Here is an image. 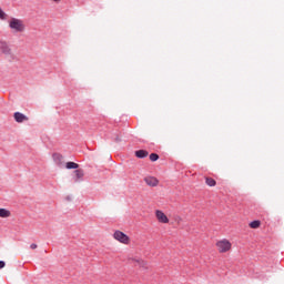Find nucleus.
<instances>
[{"label":"nucleus","instance_id":"f257e3e1","mask_svg":"<svg viewBox=\"0 0 284 284\" xmlns=\"http://www.w3.org/2000/svg\"><path fill=\"white\" fill-rule=\"evenodd\" d=\"M9 30H11L12 34H23L26 32V21L19 18H10L8 21Z\"/></svg>","mask_w":284,"mask_h":284},{"label":"nucleus","instance_id":"f03ea898","mask_svg":"<svg viewBox=\"0 0 284 284\" xmlns=\"http://www.w3.org/2000/svg\"><path fill=\"white\" fill-rule=\"evenodd\" d=\"M0 54L6 57L7 59H12V57H14V53L12 52V48L7 41H3V40L0 41Z\"/></svg>","mask_w":284,"mask_h":284},{"label":"nucleus","instance_id":"7ed1b4c3","mask_svg":"<svg viewBox=\"0 0 284 284\" xmlns=\"http://www.w3.org/2000/svg\"><path fill=\"white\" fill-rule=\"evenodd\" d=\"M216 247H217V251L221 254H223V253H227L231 250L232 244L229 240L223 239V240L216 242Z\"/></svg>","mask_w":284,"mask_h":284},{"label":"nucleus","instance_id":"20e7f679","mask_svg":"<svg viewBox=\"0 0 284 284\" xmlns=\"http://www.w3.org/2000/svg\"><path fill=\"white\" fill-rule=\"evenodd\" d=\"M113 239L124 245H128L130 242V237L121 231H115L113 234Z\"/></svg>","mask_w":284,"mask_h":284},{"label":"nucleus","instance_id":"39448f33","mask_svg":"<svg viewBox=\"0 0 284 284\" xmlns=\"http://www.w3.org/2000/svg\"><path fill=\"white\" fill-rule=\"evenodd\" d=\"M52 159H53L54 164L59 169L65 168V161L63 160V154H61V153H53L52 154Z\"/></svg>","mask_w":284,"mask_h":284},{"label":"nucleus","instance_id":"423d86ee","mask_svg":"<svg viewBox=\"0 0 284 284\" xmlns=\"http://www.w3.org/2000/svg\"><path fill=\"white\" fill-rule=\"evenodd\" d=\"M155 217L158 219V222L161 223V224H168L169 223L168 216L160 210L155 211Z\"/></svg>","mask_w":284,"mask_h":284},{"label":"nucleus","instance_id":"0eeeda50","mask_svg":"<svg viewBox=\"0 0 284 284\" xmlns=\"http://www.w3.org/2000/svg\"><path fill=\"white\" fill-rule=\"evenodd\" d=\"M144 182L150 187H156L159 185V180L154 176H148L144 179Z\"/></svg>","mask_w":284,"mask_h":284},{"label":"nucleus","instance_id":"6e6552de","mask_svg":"<svg viewBox=\"0 0 284 284\" xmlns=\"http://www.w3.org/2000/svg\"><path fill=\"white\" fill-rule=\"evenodd\" d=\"M13 119L17 123H23L24 121L29 120L26 114H23L19 111L13 114Z\"/></svg>","mask_w":284,"mask_h":284},{"label":"nucleus","instance_id":"1a4fd4ad","mask_svg":"<svg viewBox=\"0 0 284 284\" xmlns=\"http://www.w3.org/2000/svg\"><path fill=\"white\" fill-rule=\"evenodd\" d=\"M149 156V152L146 150H138L135 151V158L143 160Z\"/></svg>","mask_w":284,"mask_h":284},{"label":"nucleus","instance_id":"9d476101","mask_svg":"<svg viewBox=\"0 0 284 284\" xmlns=\"http://www.w3.org/2000/svg\"><path fill=\"white\" fill-rule=\"evenodd\" d=\"M74 174H75V182H78L79 180L83 179L84 171L82 169H77L74 171Z\"/></svg>","mask_w":284,"mask_h":284},{"label":"nucleus","instance_id":"9b49d317","mask_svg":"<svg viewBox=\"0 0 284 284\" xmlns=\"http://www.w3.org/2000/svg\"><path fill=\"white\" fill-rule=\"evenodd\" d=\"M65 169L67 170H78L79 169V164L74 163V162H67Z\"/></svg>","mask_w":284,"mask_h":284},{"label":"nucleus","instance_id":"f8f14e48","mask_svg":"<svg viewBox=\"0 0 284 284\" xmlns=\"http://www.w3.org/2000/svg\"><path fill=\"white\" fill-rule=\"evenodd\" d=\"M11 213L9 210H6V209H0V217L1 219H8L10 217Z\"/></svg>","mask_w":284,"mask_h":284},{"label":"nucleus","instance_id":"ddd939ff","mask_svg":"<svg viewBox=\"0 0 284 284\" xmlns=\"http://www.w3.org/2000/svg\"><path fill=\"white\" fill-rule=\"evenodd\" d=\"M205 184L210 187H214L216 185V181L213 178H205Z\"/></svg>","mask_w":284,"mask_h":284},{"label":"nucleus","instance_id":"4468645a","mask_svg":"<svg viewBox=\"0 0 284 284\" xmlns=\"http://www.w3.org/2000/svg\"><path fill=\"white\" fill-rule=\"evenodd\" d=\"M260 226H261V221H258V220L252 221V222L250 223V227H251L252 230H257V229H260Z\"/></svg>","mask_w":284,"mask_h":284},{"label":"nucleus","instance_id":"2eb2a0df","mask_svg":"<svg viewBox=\"0 0 284 284\" xmlns=\"http://www.w3.org/2000/svg\"><path fill=\"white\" fill-rule=\"evenodd\" d=\"M133 263H136L140 267L146 268V262L143 260H132Z\"/></svg>","mask_w":284,"mask_h":284},{"label":"nucleus","instance_id":"dca6fc26","mask_svg":"<svg viewBox=\"0 0 284 284\" xmlns=\"http://www.w3.org/2000/svg\"><path fill=\"white\" fill-rule=\"evenodd\" d=\"M159 160V154L156 153H151L150 154V161L151 162H156Z\"/></svg>","mask_w":284,"mask_h":284},{"label":"nucleus","instance_id":"f3484780","mask_svg":"<svg viewBox=\"0 0 284 284\" xmlns=\"http://www.w3.org/2000/svg\"><path fill=\"white\" fill-rule=\"evenodd\" d=\"M0 19L1 21H6V19H8V14H6L1 8H0Z\"/></svg>","mask_w":284,"mask_h":284},{"label":"nucleus","instance_id":"a211bd4d","mask_svg":"<svg viewBox=\"0 0 284 284\" xmlns=\"http://www.w3.org/2000/svg\"><path fill=\"white\" fill-rule=\"evenodd\" d=\"M6 267V262L4 261H0V270H3Z\"/></svg>","mask_w":284,"mask_h":284},{"label":"nucleus","instance_id":"6ab92c4d","mask_svg":"<svg viewBox=\"0 0 284 284\" xmlns=\"http://www.w3.org/2000/svg\"><path fill=\"white\" fill-rule=\"evenodd\" d=\"M37 247H38V245H37L36 243H32V244L30 245V248L33 250V251L37 250Z\"/></svg>","mask_w":284,"mask_h":284},{"label":"nucleus","instance_id":"aec40b11","mask_svg":"<svg viewBox=\"0 0 284 284\" xmlns=\"http://www.w3.org/2000/svg\"><path fill=\"white\" fill-rule=\"evenodd\" d=\"M52 1H54V2H60L61 0H52Z\"/></svg>","mask_w":284,"mask_h":284},{"label":"nucleus","instance_id":"412c9836","mask_svg":"<svg viewBox=\"0 0 284 284\" xmlns=\"http://www.w3.org/2000/svg\"><path fill=\"white\" fill-rule=\"evenodd\" d=\"M115 141H116V142H120V139H119V138H116V139H115Z\"/></svg>","mask_w":284,"mask_h":284}]
</instances>
